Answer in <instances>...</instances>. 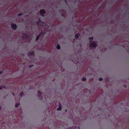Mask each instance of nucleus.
Here are the masks:
<instances>
[{
	"label": "nucleus",
	"instance_id": "obj_1",
	"mask_svg": "<svg viewBox=\"0 0 129 129\" xmlns=\"http://www.w3.org/2000/svg\"><path fill=\"white\" fill-rule=\"evenodd\" d=\"M90 46L95 48L97 46V44L94 42L90 43Z\"/></svg>",
	"mask_w": 129,
	"mask_h": 129
},
{
	"label": "nucleus",
	"instance_id": "obj_2",
	"mask_svg": "<svg viewBox=\"0 0 129 129\" xmlns=\"http://www.w3.org/2000/svg\"><path fill=\"white\" fill-rule=\"evenodd\" d=\"M44 24V23L43 22L41 21L40 19H39V21L37 22V24L38 25H40L41 26H44V25H43Z\"/></svg>",
	"mask_w": 129,
	"mask_h": 129
},
{
	"label": "nucleus",
	"instance_id": "obj_3",
	"mask_svg": "<svg viewBox=\"0 0 129 129\" xmlns=\"http://www.w3.org/2000/svg\"><path fill=\"white\" fill-rule=\"evenodd\" d=\"M11 27L12 29L14 30H15L16 29L17 26L15 24L12 23L11 24Z\"/></svg>",
	"mask_w": 129,
	"mask_h": 129
},
{
	"label": "nucleus",
	"instance_id": "obj_4",
	"mask_svg": "<svg viewBox=\"0 0 129 129\" xmlns=\"http://www.w3.org/2000/svg\"><path fill=\"white\" fill-rule=\"evenodd\" d=\"M61 104L60 103L59 106V107L57 109V111H60L61 110Z\"/></svg>",
	"mask_w": 129,
	"mask_h": 129
},
{
	"label": "nucleus",
	"instance_id": "obj_5",
	"mask_svg": "<svg viewBox=\"0 0 129 129\" xmlns=\"http://www.w3.org/2000/svg\"><path fill=\"white\" fill-rule=\"evenodd\" d=\"M40 13L42 14H43L45 13V11L43 10H41L40 11Z\"/></svg>",
	"mask_w": 129,
	"mask_h": 129
},
{
	"label": "nucleus",
	"instance_id": "obj_6",
	"mask_svg": "<svg viewBox=\"0 0 129 129\" xmlns=\"http://www.w3.org/2000/svg\"><path fill=\"white\" fill-rule=\"evenodd\" d=\"M80 36V34L79 33H78L76 34L75 35V37L76 38H78Z\"/></svg>",
	"mask_w": 129,
	"mask_h": 129
},
{
	"label": "nucleus",
	"instance_id": "obj_7",
	"mask_svg": "<svg viewBox=\"0 0 129 129\" xmlns=\"http://www.w3.org/2000/svg\"><path fill=\"white\" fill-rule=\"evenodd\" d=\"M56 48L58 50L60 49V46L59 45H58L56 47Z\"/></svg>",
	"mask_w": 129,
	"mask_h": 129
},
{
	"label": "nucleus",
	"instance_id": "obj_8",
	"mask_svg": "<svg viewBox=\"0 0 129 129\" xmlns=\"http://www.w3.org/2000/svg\"><path fill=\"white\" fill-rule=\"evenodd\" d=\"M20 105V103H16V104L15 107H16L17 108Z\"/></svg>",
	"mask_w": 129,
	"mask_h": 129
},
{
	"label": "nucleus",
	"instance_id": "obj_9",
	"mask_svg": "<svg viewBox=\"0 0 129 129\" xmlns=\"http://www.w3.org/2000/svg\"><path fill=\"white\" fill-rule=\"evenodd\" d=\"M38 95L39 96H40L41 95V93L40 92H38Z\"/></svg>",
	"mask_w": 129,
	"mask_h": 129
},
{
	"label": "nucleus",
	"instance_id": "obj_10",
	"mask_svg": "<svg viewBox=\"0 0 129 129\" xmlns=\"http://www.w3.org/2000/svg\"><path fill=\"white\" fill-rule=\"evenodd\" d=\"M40 35H39V36H37V38H36V41H37L38 40V39L40 37Z\"/></svg>",
	"mask_w": 129,
	"mask_h": 129
},
{
	"label": "nucleus",
	"instance_id": "obj_11",
	"mask_svg": "<svg viewBox=\"0 0 129 129\" xmlns=\"http://www.w3.org/2000/svg\"><path fill=\"white\" fill-rule=\"evenodd\" d=\"M89 39L90 40L91 42V41L93 39V38L92 37H90L89 38Z\"/></svg>",
	"mask_w": 129,
	"mask_h": 129
},
{
	"label": "nucleus",
	"instance_id": "obj_12",
	"mask_svg": "<svg viewBox=\"0 0 129 129\" xmlns=\"http://www.w3.org/2000/svg\"><path fill=\"white\" fill-rule=\"evenodd\" d=\"M99 80L100 81H101L103 80V78L101 77L99 78Z\"/></svg>",
	"mask_w": 129,
	"mask_h": 129
},
{
	"label": "nucleus",
	"instance_id": "obj_13",
	"mask_svg": "<svg viewBox=\"0 0 129 129\" xmlns=\"http://www.w3.org/2000/svg\"><path fill=\"white\" fill-rule=\"evenodd\" d=\"M86 80V78L85 77L83 78L82 79V80Z\"/></svg>",
	"mask_w": 129,
	"mask_h": 129
},
{
	"label": "nucleus",
	"instance_id": "obj_14",
	"mask_svg": "<svg viewBox=\"0 0 129 129\" xmlns=\"http://www.w3.org/2000/svg\"><path fill=\"white\" fill-rule=\"evenodd\" d=\"M33 66V65H31L29 67V68H30L31 67H32Z\"/></svg>",
	"mask_w": 129,
	"mask_h": 129
},
{
	"label": "nucleus",
	"instance_id": "obj_15",
	"mask_svg": "<svg viewBox=\"0 0 129 129\" xmlns=\"http://www.w3.org/2000/svg\"><path fill=\"white\" fill-rule=\"evenodd\" d=\"M22 15V14H18V16H20L21 15Z\"/></svg>",
	"mask_w": 129,
	"mask_h": 129
},
{
	"label": "nucleus",
	"instance_id": "obj_16",
	"mask_svg": "<svg viewBox=\"0 0 129 129\" xmlns=\"http://www.w3.org/2000/svg\"><path fill=\"white\" fill-rule=\"evenodd\" d=\"M23 92H21V93H20V95L21 96H22V95H23Z\"/></svg>",
	"mask_w": 129,
	"mask_h": 129
},
{
	"label": "nucleus",
	"instance_id": "obj_17",
	"mask_svg": "<svg viewBox=\"0 0 129 129\" xmlns=\"http://www.w3.org/2000/svg\"><path fill=\"white\" fill-rule=\"evenodd\" d=\"M3 87H2L1 86H0V89H2Z\"/></svg>",
	"mask_w": 129,
	"mask_h": 129
},
{
	"label": "nucleus",
	"instance_id": "obj_18",
	"mask_svg": "<svg viewBox=\"0 0 129 129\" xmlns=\"http://www.w3.org/2000/svg\"><path fill=\"white\" fill-rule=\"evenodd\" d=\"M2 72V71H0V74H1Z\"/></svg>",
	"mask_w": 129,
	"mask_h": 129
},
{
	"label": "nucleus",
	"instance_id": "obj_19",
	"mask_svg": "<svg viewBox=\"0 0 129 129\" xmlns=\"http://www.w3.org/2000/svg\"><path fill=\"white\" fill-rule=\"evenodd\" d=\"M1 107H0V110H1Z\"/></svg>",
	"mask_w": 129,
	"mask_h": 129
},
{
	"label": "nucleus",
	"instance_id": "obj_20",
	"mask_svg": "<svg viewBox=\"0 0 129 129\" xmlns=\"http://www.w3.org/2000/svg\"><path fill=\"white\" fill-rule=\"evenodd\" d=\"M44 27H46V26H44Z\"/></svg>",
	"mask_w": 129,
	"mask_h": 129
},
{
	"label": "nucleus",
	"instance_id": "obj_21",
	"mask_svg": "<svg viewBox=\"0 0 129 129\" xmlns=\"http://www.w3.org/2000/svg\"><path fill=\"white\" fill-rule=\"evenodd\" d=\"M3 87H4V88H5V86H4Z\"/></svg>",
	"mask_w": 129,
	"mask_h": 129
},
{
	"label": "nucleus",
	"instance_id": "obj_22",
	"mask_svg": "<svg viewBox=\"0 0 129 129\" xmlns=\"http://www.w3.org/2000/svg\"><path fill=\"white\" fill-rule=\"evenodd\" d=\"M65 111H66V112H67V110H65Z\"/></svg>",
	"mask_w": 129,
	"mask_h": 129
},
{
	"label": "nucleus",
	"instance_id": "obj_23",
	"mask_svg": "<svg viewBox=\"0 0 129 129\" xmlns=\"http://www.w3.org/2000/svg\"><path fill=\"white\" fill-rule=\"evenodd\" d=\"M13 95H14V94L13 93Z\"/></svg>",
	"mask_w": 129,
	"mask_h": 129
},
{
	"label": "nucleus",
	"instance_id": "obj_24",
	"mask_svg": "<svg viewBox=\"0 0 129 129\" xmlns=\"http://www.w3.org/2000/svg\"><path fill=\"white\" fill-rule=\"evenodd\" d=\"M42 16H44L43 15H42Z\"/></svg>",
	"mask_w": 129,
	"mask_h": 129
}]
</instances>
